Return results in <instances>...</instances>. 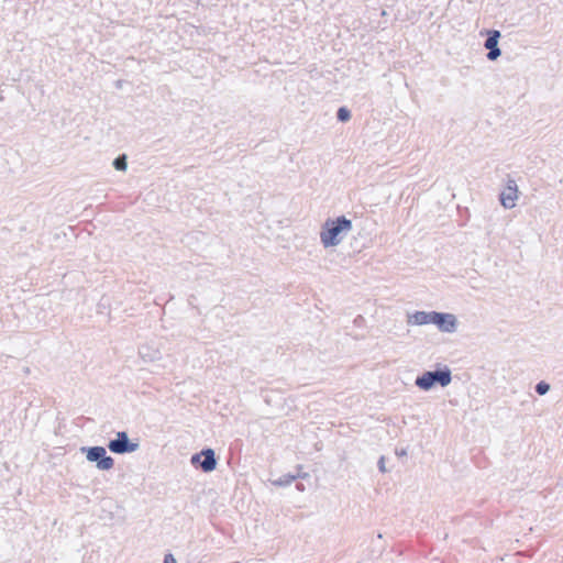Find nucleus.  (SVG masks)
<instances>
[{"instance_id":"1","label":"nucleus","mask_w":563,"mask_h":563,"mask_svg":"<svg viewBox=\"0 0 563 563\" xmlns=\"http://www.w3.org/2000/svg\"><path fill=\"white\" fill-rule=\"evenodd\" d=\"M352 231V222L345 217L327 220L320 232L323 246H336Z\"/></svg>"},{"instance_id":"2","label":"nucleus","mask_w":563,"mask_h":563,"mask_svg":"<svg viewBox=\"0 0 563 563\" xmlns=\"http://www.w3.org/2000/svg\"><path fill=\"white\" fill-rule=\"evenodd\" d=\"M451 382L452 372L449 367L444 366L442 369L424 372L422 375L416 378L415 384L421 390L428 391L435 385L446 387L451 384Z\"/></svg>"},{"instance_id":"3","label":"nucleus","mask_w":563,"mask_h":563,"mask_svg":"<svg viewBox=\"0 0 563 563\" xmlns=\"http://www.w3.org/2000/svg\"><path fill=\"white\" fill-rule=\"evenodd\" d=\"M80 452L86 454L87 461L96 462L100 471H109L114 466V460L107 455L103 446H82Z\"/></svg>"},{"instance_id":"4","label":"nucleus","mask_w":563,"mask_h":563,"mask_svg":"<svg viewBox=\"0 0 563 563\" xmlns=\"http://www.w3.org/2000/svg\"><path fill=\"white\" fill-rule=\"evenodd\" d=\"M108 448L112 453L125 454L137 451L140 449V443L131 442L128 433L120 431L117 433L115 439L109 441Z\"/></svg>"},{"instance_id":"5","label":"nucleus","mask_w":563,"mask_h":563,"mask_svg":"<svg viewBox=\"0 0 563 563\" xmlns=\"http://www.w3.org/2000/svg\"><path fill=\"white\" fill-rule=\"evenodd\" d=\"M443 333H454L459 327L457 317L451 312H438L434 311L432 317V323Z\"/></svg>"},{"instance_id":"6","label":"nucleus","mask_w":563,"mask_h":563,"mask_svg":"<svg viewBox=\"0 0 563 563\" xmlns=\"http://www.w3.org/2000/svg\"><path fill=\"white\" fill-rule=\"evenodd\" d=\"M190 462L192 465L199 464L206 473L212 472L217 466L216 454L212 449H206L198 454H194Z\"/></svg>"},{"instance_id":"7","label":"nucleus","mask_w":563,"mask_h":563,"mask_svg":"<svg viewBox=\"0 0 563 563\" xmlns=\"http://www.w3.org/2000/svg\"><path fill=\"white\" fill-rule=\"evenodd\" d=\"M518 199V188L515 180H508L505 190L500 194V203L506 209H511L516 206Z\"/></svg>"},{"instance_id":"8","label":"nucleus","mask_w":563,"mask_h":563,"mask_svg":"<svg viewBox=\"0 0 563 563\" xmlns=\"http://www.w3.org/2000/svg\"><path fill=\"white\" fill-rule=\"evenodd\" d=\"M434 311H413L406 314V322L408 325H428L432 323Z\"/></svg>"},{"instance_id":"9","label":"nucleus","mask_w":563,"mask_h":563,"mask_svg":"<svg viewBox=\"0 0 563 563\" xmlns=\"http://www.w3.org/2000/svg\"><path fill=\"white\" fill-rule=\"evenodd\" d=\"M487 38L484 43V46L486 49H489L490 47L498 46L499 38L501 36L500 32L497 30H490L487 31Z\"/></svg>"},{"instance_id":"10","label":"nucleus","mask_w":563,"mask_h":563,"mask_svg":"<svg viewBox=\"0 0 563 563\" xmlns=\"http://www.w3.org/2000/svg\"><path fill=\"white\" fill-rule=\"evenodd\" d=\"M113 167L117 170L125 172L128 168L126 155H120L113 161Z\"/></svg>"},{"instance_id":"11","label":"nucleus","mask_w":563,"mask_h":563,"mask_svg":"<svg viewBox=\"0 0 563 563\" xmlns=\"http://www.w3.org/2000/svg\"><path fill=\"white\" fill-rule=\"evenodd\" d=\"M296 479L295 475H285L282 478L274 481L273 484L276 486H287Z\"/></svg>"},{"instance_id":"12","label":"nucleus","mask_w":563,"mask_h":563,"mask_svg":"<svg viewBox=\"0 0 563 563\" xmlns=\"http://www.w3.org/2000/svg\"><path fill=\"white\" fill-rule=\"evenodd\" d=\"M336 117L339 121L346 122L351 118V112L349 109L342 107L338 110Z\"/></svg>"},{"instance_id":"13","label":"nucleus","mask_w":563,"mask_h":563,"mask_svg":"<svg viewBox=\"0 0 563 563\" xmlns=\"http://www.w3.org/2000/svg\"><path fill=\"white\" fill-rule=\"evenodd\" d=\"M550 390V385L545 382H540L536 385V391L540 395V396H543L545 395L548 391Z\"/></svg>"},{"instance_id":"14","label":"nucleus","mask_w":563,"mask_h":563,"mask_svg":"<svg viewBox=\"0 0 563 563\" xmlns=\"http://www.w3.org/2000/svg\"><path fill=\"white\" fill-rule=\"evenodd\" d=\"M500 55H501V51H500V48L498 46L490 47L488 49L487 58L489 60H496Z\"/></svg>"},{"instance_id":"15","label":"nucleus","mask_w":563,"mask_h":563,"mask_svg":"<svg viewBox=\"0 0 563 563\" xmlns=\"http://www.w3.org/2000/svg\"><path fill=\"white\" fill-rule=\"evenodd\" d=\"M164 563H177V561L173 554L168 553L164 558Z\"/></svg>"},{"instance_id":"16","label":"nucleus","mask_w":563,"mask_h":563,"mask_svg":"<svg viewBox=\"0 0 563 563\" xmlns=\"http://www.w3.org/2000/svg\"><path fill=\"white\" fill-rule=\"evenodd\" d=\"M378 467H379V471L385 473L386 472V467H385V457L382 456L378 461Z\"/></svg>"},{"instance_id":"17","label":"nucleus","mask_w":563,"mask_h":563,"mask_svg":"<svg viewBox=\"0 0 563 563\" xmlns=\"http://www.w3.org/2000/svg\"><path fill=\"white\" fill-rule=\"evenodd\" d=\"M338 255L336 249H330L329 255L333 260Z\"/></svg>"},{"instance_id":"18","label":"nucleus","mask_w":563,"mask_h":563,"mask_svg":"<svg viewBox=\"0 0 563 563\" xmlns=\"http://www.w3.org/2000/svg\"><path fill=\"white\" fill-rule=\"evenodd\" d=\"M141 356H142V358H143L144 361H154V358H155V357H153V356H147L146 354H144V353H142V352H141Z\"/></svg>"}]
</instances>
